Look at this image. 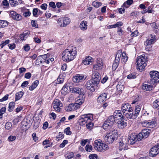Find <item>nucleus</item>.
<instances>
[{"label":"nucleus","mask_w":159,"mask_h":159,"mask_svg":"<svg viewBox=\"0 0 159 159\" xmlns=\"http://www.w3.org/2000/svg\"><path fill=\"white\" fill-rule=\"evenodd\" d=\"M77 54L76 48L74 46L68 47L62 54V59L65 61L69 62L75 59Z\"/></svg>","instance_id":"nucleus-1"},{"label":"nucleus","mask_w":159,"mask_h":159,"mask_svg":"<svg viewBox=\"0 0 159 159\" xmlns=\"http://www.w3.org/2000/svg\"><path fill=\"white\" fill-rule=\"evenodd\" d=\"M93 120V116L92 114H88L82 115L79 119V122L81 125L86 124L87 128L91 129L93 126V124L92 122Z\"/></svg>","instance_id":"nucleus-2"},{"label":"nucleus","mask_w":159,"mask_h":159,"mask_svg":"<svg viewBox=\"0 0 159 159\" xmlns=\"http://www.w3.org/2000/svg\"><path fill=\"white\" fill-rule=\"evenodd\" d=\"M147 61L148 58L144 54L139 56L137 57L136 62L137 63L138 69L140 71H142L146 66V62Z\"/></svg>","instance_id":"nucleus-3"},{"label":"nucleus","mask_w":159,"mask_h":159,"mask_svg":"<svg viewBox=\"0 0 159 159\" xmlns=\"http://www.w3.org/2000/svg\"><path fill=\"white\" fill-rule=\"evenodd\" d=\"M118 137L117 130L114 129L110 132L107 134L105 137V139L108 143H112Z\"/></svg>","instance_id":"nucleus-4"},{"label":"nucleus","mask_w":159,"mask_h":159,"mask_svg":"<svg viewBox=\"0 0 159 159\" xmlns=\"http://www.w3.org/2000/svg\"><path fill=\"white\" fill-rule=\"evenodd\" d=\"M95 149L99 152H104L109 149L108 146L97 140L95 141L94 143Z\"/></svg>","instance_id":"nucleus-5"},{"label":"nucleus","mask_w":159,"mask_h":159,"mask_svg":"<svg viewBox=\"0 0 159 159\" xmlns=\"http://www.w3.org/2000/svg\"><path fill=\"white\" fill-rule=\"evenodd\" d=\"M116 122V120L115 116H111L105 121L103 125V128L106 130L107 129L108 127H111Z\"/></svg>","instance_id":"nucleus-6"},{"label":"nucleus","mask_w":159,"mask_h":159,"mask_svg":"<svg viewBox=\"0 0 159 159\" xmlns=\"http://www.w3.org/2000/svg\"><path fill=\"white\" fill-rule=\"evenodd\" d=\"M150 77L152 84L159 82V72L157 71L152 70L150 72Z\"/></svg>","instance_id":"nucleus-7"},{"label":"nucleus","mask_w":159,"mask_h":159,"mask_svg":"<svg viewBox=\"0 0 159 159\" xmlns=\"http://www.w3.org/2000/svg\"><path fill=\"white\" fill-rule=\"evenodd\" d=\"M70 20L68 17L60 18L57 20L59 25L61 27H64L66 26L70 23Z\"/></svg>","instance_id":"nucleus-8"},{"label":"nucleus","mask_w":159,"mask_h":159,"mask_svg":"<svg viewBox=\"0 0 159 159\" xmlns=\"http://www.w3.org/2000/svg\"><path fill=\"white\" fill-rule=\"evenodd\" d=\"M159 153V144H157L152 147L149 153V155L151 157H156Z\"/></svg>","instance_id":"nucleus-9"},{"label":"nucleus","mask_w":159,"mask_h":159,"mask_svg":"<svg viewBox=\"0 0 159 159\" xmlns=\"http://www.w3.org/2000/svg\"><path fill=\"white\" fill-rule=\"evenodd\" d=\"M101 75L97 71L93 72L91 80L96 85L98 84L101 80Z\"/></svg>","instance_id":"nucleus-10"},{"label":"nucleus","mask_w":159,"mask_h":159,"mask_svg":"<svg viewBox=\"0 0 159 159\" xmlns=\"http://www.w3.org/2000/svg\"><path fill=\"white\" fill-rule=\"evenodd\" d=\"M156 122L154 120L151 121L149 120L148 121L144 120L141 122L142 125L144 127H149L152 128L155 126Z\"/></svg>","instance_id":"nucleus-11"},{"label":"nucleus","mask_w":159,"mask_h":159,"mask_svg":"<svg viewBox=\"0 0 159 159\" xmlns=\"http://www.w3.org/2000/svg\"><path fill=\"white\" fill-rule=\"evenodd\" d=\"M54 109L57 111L59 112L61 110V107L62 106V104L58 99H55L53 102Z\"/></svg>","instance_id":"nucleus-12"},{"label":"nucleus","mask_w":159,"mask_h":159,"mask_svg":"<svg viewBox=\"0 0 159 159\" xmlns=\"http://www.w3.org/2000/svg\"><path fill=\"white\" fill-rule=\"evenodd\" d=\"M33 120L31 117L28 116L25 118L22 122V125L23 126L26 127V129L29 128L32 124Z\"/></svg>","instance_id":"nucleus-13"},{"label":"nucleus","mask_w":159,"mask_h":159,"mask_svg":"<svg viewBox=\"0 0 159 159\" xmlns=\"http://www.w3.org/2000/svg\"><path fill=\"white\" fill-rule=\"evenodd\" d=\"M10 16L14 20L18 21L22 19V16L14 11H10Z\"/></svg>","instance_id":"nucleus-14"},{"label":"nucleus","mask_w":159,"mask_h":159,"mask_svg":"<svg viewBox=\"0 0 159 159\" xmlns=\"http://www.w3.org/2000/svg\"><path fill=\"white\" fill-rule=\"evenodd\" d=\"M124 115H125L126 118L130 119H134L137 117L136 115L134 113L132 108L128 110V111L125 112Z\"/></svg>","instance_id":"nucleus-15"},{"label":"nucleus","mask_w":159,"mask_h":159,"mask_svg":"<svg viewBox=\"0 0 159 159\" xmlns=\"http://www.w3.org/2000/svg\"><path fill=\"white\" fill-rule=\"evenodd\" d=\"M156 37L153 34H151L150 37L144 42V45L146 46L151 45L154 43L156 40Z\"/></svg>","instance_id":"nucleus-16"},{"label":"nucleus","mask_w":159,"mask_h":159,"mask_svg":"<svg viewBox=\"0 0 159 159\" xmlns=\"http://www.w3.org/2000/svg\"><path fill=\"white\" fill-rule=\"evenodd\" d=\"M136 135L134 134H132L129 136L127 140L128 143L131 145L134 144L137 141Z\"/></svg>","instance_id":"nucleus-17"},{"label":"nucleus","mask_w":159,"mask_h":159,"mask_svg":"<svg viewBox=\"0 0 159 159\" xmlns=\"http://www.w3.org/2000/svg\"><path fill=\"white\" fill-rule=\"evenodd\" d=\"M126 120L124 118L119 119L117 121V126L120 129H123L127 125V123L126 122Z\"/></svg>","instance_id":"nucleus-18"},{"label":"nucleus","mask_w":159,"mask_h":159,"mask_svg":"<svg viewBox=\"0 0 159 159\" xmlns=\"http://www.w3.org/2000/svg\"><path fill=\"white\" fill-rule=\"evenodd\" d=\"M93 82L91 80H88L86 83L85 86L86 88L90 90L91 91L93 92L95 90L94 88V84Z\"/></svg>","instance_id":"nucleus-19"},{"label":"nucleus","mask_w":159,"mask_h":159,"mask_svg":"<svg viewBox=\"0 0 159 159\" xmlns=\"http://www.w3.org/2000/svg\"><path fill=\"white\" fill-rule=\"evenodd\" d=\"M84 75H83L77 74L73 77V81L75 83H78L85 80Z\"/></svg>","instance_id":"nucleus-20"},{"label":"nucleus","mask_w":159,"mask_h":159,"mask_svg":"<svg viewBox=\"0 0 159 159\" xmlns=\"http://www.w3.org/2000/svg\"><path fill=\"white\" fill-rule=\"evenodd\" d=\"M132 108L131 105L128 103L123 104L121 105V109L124 114L126 112H127L128 110Z\"/></svg>","instance_id":"nucleus-21"},{"label":"nucleus","mask_w":159,"mask_h":159,"mask_svg":"<svg viewBox=\"0 0 159 159\" xmlns=\"http://www.w3.org/2000/svg\"><path fill=\"white\" fill-rule=\"evenodd\" d=\"M70 90L72 93L80 95L83 94L84 93V89L82 88H80L79 87L72 88L70 89Z\"/></svg>","instance_id":"nucleus-22"},{"label":"nucleus","mask_w":159,"mask_h":159,"mask_svg":"<svg viewBox=\"0 0 159 159\" xmlns=\"http://www.w3.org/2000/svg\"><path fill=\"white\" fill-rule=\"evenodd\" d=\"M107 96V94L106 93L101 94L98 98V102L100 103L104 102L106 100Z\"/></svg>","instance_id":"nucleus-23"},{"label":"nucleus","mask_w":159,"mask_h":159,"mask_svg":"<svg viewBox=\"0 0 159 159\" xmlns=\"http://www.w3.org/2000/svg\"><path fill=\"white\" fill-rule=\"evenodd\" d=\"M84 99L83 98L79 99L76 101V103H73L75 110L80 108V105L84 102Z\"/></svg>","instance_id":"nucleus-24"},{"label":"nucleus","mask_w":159,"mask_h":159,"mask_svg":"<svg viewBox=\"0 0 159 159\" xmlns=\"http://www.w3.org/2000/svg\"><path fill=\"white\" fill-rule=\"evenodd\" d=\"M30 34V32L29 31H25L20 36V38L22 41H24L26 39Z\"/></svg>","instance_id":"nucleus-25"},{"label":"nucleus","mask_w":159,"mask_h":159,"mask_svg":"<svg viewBox=\"0 0 159 159\" xmlns=\"http://www.w3.org/2000/svg\"><path fill=\"white\" fill-rule=\"evenodd\" d=\"M93 58L90 56L86 57L83 61L82 63L85 65H88L93 61Z\"/></svg>","instance_id":"nucleus-26"},{"label":"nucleus","mask_w":159,"mask_h":159,"mask_svg":"<svg viewBox=\"0 0 159 159\" xmlns=\"http://www.w3.org/2000/svg\"><path fill=\"white\" fill-rule=\"evenodd\" d=\"M114 116L115 118V120H116L117 118L118 119H121L124 118V116L122 114L120 110H116L114 114Z\"/></svg>","instance_id":"nucleus-27"},{"label":"nucleus","mask_w":159,"mask_h":159,"mask_svg":"<svg viewBox=\"0 0 159 159\" xmlns=\"http://www.w3.org/2000/svg\"><path fill=\"white\" fill-rule=\"evenodd\" d=\"M103 66V63L101 61L99 63L93 65V69L94 70H100L102 69Z\"/></svg>","instance_id":"nucleus-28"},{"label":"nucleus","mask_w":159,"mask_h":159,"mask_svg":"<svg viewBox=\"0 0 159 159\" xmlns=\"http://www.w3.org/2000/svg\"><path fill=\"white\" fill-rule=\"evenodd\" d=\"M150 131V130L148 129H145L142 130L141 132L144 136V138H146L149 136Z\"/></svg>","instance_id":"nucleus-29"},{"label":"nucleus","mask_w":159,"mask_h":159,"mask_svg":"<svg viewBox=\"0 0 159 159\" xmlns=\"http://www.w3.org/2000/svg\"><path fill=\"white\" fill-rule=\"evenodd\" d=\"M124 83L123 80H121L119 81L116 85V88L117 90L122 91L124 88Z\"/></svg>","instance_id":"nucleus-30"},{"label":"nucleus","mask_w":159,"mask_h":159,"mask_svg":"<svg viewBox=\"0 0 159 159\" xmlns=\"http://www.w3.org/2000/svg\"><path fill=\"white\" fill-rule=\"evenodd\" d=\"M87 21L85 20H83L82 21L80 25V29L83 30H85L87 29Z\"/></svg>","instance_id":"nucleus-31"},{"label":"nucleus","mask_w":159,"mask_h":159,"mask_svg":"<svg viewBox=\"0 0 159 159\" xmlns=\"http://www.w3.org/2000/svg\"><path fill=\"white\" fill-rule=\"evenodd\" d=\"M119 148L120 150H125L128 149L127 145H126V144L124 143L122 140L119 143Z\"/></svg>","instance_id":"nucleus-32"},{"label":"nucleus","mask_w":159,"mask_h":159,"mask_svg":"<svg viewBox=\"0 0 159 159\" xmlns=\"http://www.w3.org/2000/svg\"><path fill=\"white\" fill-rule=\"evenodd\" d=\"M122 52V51L120 50L117 51L115 57V61L117 62H119L120 57H121Z\"/></svg>","instance_id":"nucleus-33"},{"label":"nucleus","mask_w":159,"mask_h":159,"mask_svg":"<svg viewBox=\"0 0 159 159\" xmlns=\"http://www.w3.org/2000/svg\"><path fill=\"white\" fill-rule=\"evenodd\" d=\"M39 83V81L38 80H36L32 83L31 86L29 88V89L30 91H32L35 89L38 86Z\"/></svg>","instance_id":"nucleus-34"},{"label":"nucleus","mask_w":159,"mask_h":159,"mask_svg":"<svg viewBox=\"0 0 159 159\" xmlns=\"http://www.w3.org/2000/svg\"><path fill=\"white\" fill-rule=\"evenodd\" d=\"M153 88L152 85H148L147 84H144L142 85V88L144 89L147 91L152 90Z\"/></svg>","instance_id":"nucleus-35"},{"label":"nucleus","mask_w":159,"mask_h":159,"mask_svg":"<svg viewBox=\"0 0 159 159\" xmlns=\"http://www.w3.org/2000/svg\"><path fill=\"white\" fill-rule=\"evenodd\" d=\"M65 109L68 112L74 111L75 110V108L73 105V103H71L69 104L68 106L65 107Z\"/></svg>","instance_id":"nucleus-36"},{"label":"nucleus","mask_w":159,"mask_h":159,"mask_svg":"<svg viewBox=\"0 0 159 159\" xmlns=\"http://www.w3.org/2000/svg\"><path fill=\"white\" fill-rule=\"evenodd\" d=\"M24 94V93L22 91H20L16 93L15 95V101L18 100L22 97Z\"/></svg>","instance_id":"nucleus-37"},{"label":"nucleus","mask_w":159,"mask_h":159,"mask_svg":"<svg viewBox=\"0 0 159 159\" xmlns=\"http://www.w3.org/2000/svg\"><path fill=\"white\" fill-rule=\"evenodd\" d=\"M121 56V61L122 62H124V63H125L127 61L128 57L126 56V53L124 52L123 53L122 52Z\"/></svg>","instance_id":"nucleus-38"},{"label":"nucleus","mask_w":159,"mask_h":159,"mask_svg":"<svg viewBox=\"0 0 159 159\" xmlns=\"http://www.w3.org/2000/svg\"><path fill=\"white\" fill-rule=\"evenodd\" d=\"M126 2V3L125 2L123 3V6L126 8H128L129 6L127 5H129V6L131 5L133 3V0H127Z\"/></svg>","instance_id":"nucleus-39"},{"label":"nucleus","mask_w":159,"mask_h":159,"mask_svg":"<svg viewBox=\"0 0 159 159\" xmlns=\"http://www.w3.org/2000/svg\"><path fill=\"white\" fill-rule=\"evenodd\" d=\"M15 103L14 102H10L9 105L8 107V111L11 112L12 111L15 107Z\"/></svg>","instance_id":"nucleus-40"},{"label":"nucleus","mask_w":159,"mask_h":159,"mask_svg":"<svg viewBox=\"0 0 159 159\" xmlns=\"http://www.w3.org/2000/svg\"><path fill=\"white\" fill-rule=\"evenodd\" d=\"M74 154L73 152H69L66 154L65 156L66 159H70L72 158H74Z\"/></svg>","instance_id":"nucleus-41"},{"label":"nucleus","mask_w":159,"mask_h":159,"mask_svg":"<svg viewBox=\"0 0 159 159\" xmlns=\"http://www.w3.org/2000/svg\"><path fill=\"white\" fill-rule=\"evenodd\" d=\"M0 24L1 28H4L8 25V22L6 20H0Z\"/></svg>","instance_id":"nucleus-42"},{"label":"nucleus","mask_w":159,"mask_h":159,"mask_svg":"<svg viewBox=\"0 0 159 159\" xmlns=\"http://www.w3.org/2000/svg\"><path fill=\"white\" fill-rule=\"evenodd\" d=\"M64 136L63 133L61 132H59V135L56 138L57 141H59L64 138Z\"/></svg>","instance_id":"nucleus-43"},{"label":"nucleus","mask_w":159,"mask_h":159,"mask_svg":"<svg viewBox=\"0 0 159 159\" xmlns=\"http://www.w3.org/2000/svg\"><path fill=\"white\" fill-rule=\"evenodd\" d=\"M10 3L12 7H15L18 5L17 0H9Z\"/></svg>","instance_id":"nucleus-44"},{"label":"nucleus","mask_w":159,"mask_h":159,"mask_svg":"<svg viewBox=\"0 0 159 159\" xmlns=\"http://www.w3.org/2000/svg\"><path fill=\"white\" fill-rule=\"evenodd\" d=\"M140 106L139 105H137L135 107V113L134 114L136 115V116H137L140 111Z\"/></svg>","instance_id":"nucleus-45"},{"label":"nucleus","mask_w":159,"mask_h":159,"mask_svg":"<svg viewBox=\"0 0 159 159\" xmlns=\"http://www.w3.org/2000/svg\"><path fill=\"white\" fill-rule=\"evenodd\" d=\"M136 137L137 141L141 140L142 139L144 138L141 132L139 133L137 135H136Z\"/></svg>","instance_id":"nucleus-46"},{"label":"nucleus","mask_w":159,"mask_h":159,"mask_svg":"<svg viewBox=\"0 0 159 159\" xmlns=\"http://www.w3.org/2000/svg\"><path fill=\"white\" fill-rule=\"evenodd\" d=\"M136 74L134 72L130 73L127 76V78L129 79H135L136 78Z\"/></svg>","instance_id":"nucleus-47"},{"label":"nucleus","mask_w":159,"mask_h":159,"mask_svg":"<svg viewBox=\"0 0 159 159\" xmlns=\"http://www.w3.org/2000/svg\"><path fill=\"white\" fill-rule=\"evenodd\" d=\"M10 42V40L9 39L6 40L5 41H2L0 44V46L1 48H2L4 46L8 44Z\"/></svg>","instance_id":"nucleus-48"},{"label":"nucleus","mask_w":159,"mask_h":159,"mask_svg":"<svg viewBox=\"0 0 159 159\" xmlns=\"http://www.w3.org/2000/svg\"><path fill=\"white\" fill-rule=\"evenodd\" d=\"M12 126V125L11 122H7L5 125V128L7 130L10 129Z\"/></svg>","instance_id":"nucleus-49"},{"label":"nucleus","mask_w":159,"mask_h":159,"mask_svg":"<svg viewBox=\"0 0 159 159\" xmlns=\"http://www.w3.org/2000/svg\"><path fill=\"white\" fill-rule=\"evenodd\" d=\"M85 149L86 151L88 152H90L93 150V147L91 145L87 144L86 146Z\"/></svg>","instance_id":"nucleus-50"},{"label":"nucleus","mask_w":159,"mask_h":159,"mask_svg":"<svg viewBox=\"0 0 159 159\" xmlns=\"http://www.w3.org/2000/svg\"><path fill=\"white\" fill-rule=\"evenodd\" d=\"M92 5L96 8H98L102 5V3L98 2H93L92 3Z\"/></svg>","instance_id":"nucleus-51"},{"label":"nucleus","mask_w":159,"mask_h":159,"mask_svg":"<svg viewBox=\"0 0 159 159\" xmlns=\"http://www.w3.org/2000/svg\"><path fill=\"white\" fill-rule=\"evenodd\" d=\"M30 47L29 44H26L23 47V49L26 52L29 51L30 49Z\"/></svg>","instance_id":"nucleus-52"},{"label":"nucleus","mask_w":159,"mask_h":159,"mask_svg":"<svg viewBox=\"0 0 159 159\" xmlns=\"http://www.w3.org/2000/svg\"><path fill=\"white\" fill-rule=\"evenodd\" d=\"M70 128L67 127L64 130V132L66 133L67 135H70L71 134V132L70 130Z\"/></svg>","instance_id":"nucleus-53"},{"label":"nucleus","mask_w":159,"mask_h":159,"mask_svg":"<svg viewBox=\"0 0 159 159\" xmlns=\"http://www.w3.org/2000/svg\"><path fill=\"white\" fill-rule=\"evenodd\" d=\"M57 80L58 84H61L63 83L64 81V79L62 78V75H60L57 78Z\"/></svg>","instance_id":"nucleus-54"},{"label":"nucleus","mask_w":159,"mask_h":159,"mask_svg":"<svg viewBox=\"0 0 159 159\" xmlns=\"http://www.w3.org/2000/svg\"><path fill=\"white\" fill-rule=\"evenodd\" d=\"M89 158L90 159H97L98 156L95 154H91L89 155Z\"/></svg>","instance_id":"nucleus-55"},{"label":"nucleus","mask_w":159,"mask_h":159,"mask_svg":"<svg viewBox=\"0 0 159 159\" xmlns=\"http://www.w3.org/2000/svg\"><path fill=\"white\" fill-rule=\"evenodd\" d=\"M16 138L15 136L10 135L8 137V139L9 141L12 142L15 140Z\"/></svg>","instance_id":"nucleus-56"},{"label":"nucleus","mask_w":159,"mask_h":159,"mask_svg":"<svg viewBox=\"0 0 159 159\" xmlns=\"http://www.w3.org/2000/svg\"><path fill=\"white\" fill-rule=\"evenodd\" d=\"M139 12L137 11H134L132 12L130 14V16H136L139 15Z\"/></svg>","instance_id":"nucleus-57"},{"label":"nucleus","mask_w":159,"mask_h":159,"mask_svg":"<svg viewBox=\"0 0 159 159\" xmlns=\"http://www.w3.org/2000/svg\"><path fill=\"white\" fill-rule=\"evenodd\" d=\"M68 143V141L67 140H64L62 143L60 145V148H63L65 145Z\"/></svg>","instance_id":"nucleus-58"},{"label":"nucleus","mask_w":159,"mask_h":159,"mask_svg":"<svg viewBox=\"0 0 159 159\" xmlns=\"http://www.w3.org/2000/svg\"><path fill=\"white\" fill-rule=\"evenodd\" d=\"M38 12V9L37 8H34L33 10V15L35 17H37V13Z\"/></svg>","instance_id":"nucleus-59"},{"label":"nucleus","mask_w":159,"mask_h":159,"mask_svg":"<svg viewBox=\"0 0 159 159\" xmlns=\"http://www.w3.org/2000/svg\"><path fill=\"white\" fill-rule=\"evenodd\" d=\"M119 63V62H117L115 61L112 65L113 69L116 70L118 66Z\"/></svg>","instance_id":"nucleus-60"},{"label":"nucleus","mask_w":159,"mask_h":159,"mask_svg":"<svg viewBox=\"0 0 159 159\" xmlns=\"http://www.w3.org/2000/svg\"><path fill=\"white\" fill-rule=\"evenodd\" d=\"M88 141V139L81 140L80 141V144L81 146H84L86 144Z\"/></svg>","instance_id":"nucleus-61"},{"label":"nucleus","mask_w":159,"mask_h":159,"mask_svg":"<svg viewBox=\"0 0 159 159\" xmlns=\"http://www.w3.org/2000/svg\"><path fill=\"white\" fill-rule=\"evenodd\" d=\"M151 25L154 29H158V25H157L156 23L155 22L152 23L151 24Z\"/></svg>","instance_id":"nucleus-62"},{"label":"nucleus","mask_w":159,"mask_h":159,"mask_svg":"<svg viewBox=\"0 0 159 159\" xmlns=\"http://www.w3.org/2000/svg\"><path fill=\"white\" fill-rule=\"evenodd\" d=\"M117 33L120 35H122L124 34L123 31L120 28H119L118 29Z\"/></svg>","instance_id":"nucleus-63"},{"label":"nucleus","mask_w":159,"mask_h":159,"mask_svg":"<svg viewBox=\"0 0 159 159\" xmlns=\"http://www.w3.org/2000/svg\"><path fill=\"white\" fill-rule=\"evenodd\" d=\"M39 121H36L35 122H34V129H36L39 126Z\"/></svg>","instance_id":"nucleus-64"}]
</instances>
